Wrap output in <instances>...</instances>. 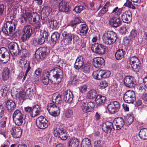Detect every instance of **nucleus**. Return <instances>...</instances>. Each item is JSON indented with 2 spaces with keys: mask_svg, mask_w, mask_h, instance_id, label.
I'll use <instances>...</instances> for the list:
<instances>
[{
  "mask_svg": "<svg viewBox=\"0 0 147 147\" xmlns=\"http://www.w3.org/2000/svg\"><path fill=\"white\" fill-rule=\"evenodd\" d=\"M15 29L14 24L10 22H8L4 25L2 31L5 34H9L12 33Z\"/></svg>",
  "mask_w": 147,
  "mask_h": 147,
  "instance_id": "12",
  "label": "nucleus"
},
{
  "mask_svg": "<svg viewBox=\"0 0 147 147\" xmlns=\"http://www.w3.org/2000/svg\"><path fill=\"white\" fill-rule=\"evenodd\" d=\"M94 106V104L92 102H84L83 103V112L87 113L91 111Z\"/></svg>",
  "mask_w": 147,
  "mask_h": 147,
  "instance_id": "25",
  "label": "nucleus"
},
{
  "mask_svg": "<svg viewBox=\"0 0 147 147\" xmlns=\"http://www.w3.org/2000/svg\"><path fill=\"white\" fill-rule=\"evenodd\" d=\"M6 106L7 109L9 111H11L13 110L16 108L15 103L11 99H8L7 101Z\"/></svg>",
  "mask_w": 147,
  "mask_h": 147,
  "instance_id": "32",
  "label": "nucleus"
},
{
  "mask_svg": "<svg viewBox=\"0 0 147 147\" xmlns=\"http://www.w3.org/2000/svg\"><path fill=\"white\" fill-rule=\"evenodd\" d=\"M113 125L112 122L106 121L102 124V129L106 133L110 132Z\"/></svg>",
  "mask_w": 147,
  "mask_h": 147,
  "instance_id": "29",
  "label": "nucleus"
},
{
  "mask_svg": "<svg viewBox=\"0 0 147 147\" xmlns=\"http://www.w3.org/2000/svg\"><path fill=\"white\" fill-rule=\"evenodd\" d=\"M120 108L119 104L117 101H111L107 106L108 111L111 114H113L117 112Z\"/></svg>",
  "mask_w": 147,
  "mask_h": 147,
  "instance_id": "9",
  "label": "nucleus"
},
{
  "mask_svg": "<svg viewBox=\"0 0 147 147\" xmlns=\"http://www.w3.org/2000/svg\"><path fill=\"white\" fill-rule=\"evenodd\" d=\"M40 108L38 105H37L33 107L31 112L32 117H34L38 115L40 113Z\"/></svg>",
  "mask_w": 147,
  "mask_h": 147,
  "instance_id": "34",
  "label": "nucleus"
},
{
  "mask_svg": "<svg viewBox=\"0 0 147 147\" xmlns=\"http://www.w3.org/2000/svg\"><path fill=\"white\" fill-rule=\"evenodd\" d=\"M91 49L94 52L102 55L105 53L106 49L104 46L97 43L94 44L92 45Z\"/></svg>",
  "mask_w": 147,
  "mask_h": 147,
  "instance_id": "11",
  "label": "nucleus"
},
{
  "mask_svg": "<svg viewBox=\"0 0 147 147\" xmlns=\"http://www.w3.org/2000/svg\"><path fill=\"white\" fill-rule=\"evenodd\" d=\"M60 106L53 103H49L48 105L47 109L50 115L56 117L60 114L59 107Z\"/></svg>",
  "mask_w": 147,
  "mask_h": 147,
  "instance_id": "4",
  "label": "nucleus"
},
{
  "mask_svg": "<svg viewBox=\"0 0 147 147\" xmlns=\"http://www.w3.org/2000/svg\"><path fill=\"white\" fill-rule=\"evenodd\" d=\"M101 70L95 71L93 73L92 76L94 78L98 80L102 79Z\"/></svg>",
  "mask_w": 147,
  "mask_h": 147,
  "instance_id": "39",
  "label": "nucleus"
},
{
  "mask_svg": "<svg viewBox=\"0 0 147 147\" xmlns=\"http://www.w3.org/2000/svg\"><path fill=\"white\" fill-rule=\"evenodd\" d=\"M10 75L9 70L7 67L4 68L2 73V77L4 80H7Z\"/></svg>",
  "mask_w": 147,
  "mask_h": 147,
  "instance_id": "38",
  "label": "nucleus"
},
{
  "mask_svg": "<svg viewBox=\"0 0 147 147\" xmlns=\"http://www.w3.org/2000/svg\"><path fill=\"white\" fill-rule=\"evenodd\" d=\"M108 23L110 26L117 27L121 25L122 22L119 18L115 16H113L110 17Z\"/></svg>",
  "mask_w": 147,
  "mask_h": 147,
  "instance_id": "17",
  "label": "nucleus"
},
{
  "mask_svg": "<svg viewBox=\"0 0 147 147\" xmlns=\"http://www.w3.org/2000/svg\"><path fill=\"white\" fill-rule=\"evenodd\" d=\"M53 103H55L58 106H61L62 103V98L61 95L58 93H55L53 94L52 97Z\"/></svg>",
  "mask_w": 147,
  "mask_h": 147,
  "instance_id": "28",
  "label": "nucleus"
},
{
  "mask_svg": "<svg viewBox=\"0 0 147 147\" xmlns=\"http://www.w3.org/2000/svg\"><path fill=\"white\" fill-rule=\"evenodd\" d=\"M32 30L31 26H28L25 27L24 30V32L22 37V40L23 41H25L30 37Z\"/></svg>",
  "mask_w": 147,
  "mask_h": 147,
  "instance_id": "20",
  "label": "nucleus"
},
{
  "mask_svg": "<svg viewBox=\"0 0 147 147\" xmlns=\"http://www.w3.org/2000/svg\"><path fill=\"white\" fill-rule=\"evenodd\" d=\"M32 13L27 11H23L21 15V18L20 20L22 23H25L27 22H29L30 21V17L32 16Z\"/></svg>",
  "mask_w": 147,
  "mask_h": 147,
  "instance_id": "21",
  "label": "nucleus"
},
{
  "mask_svg": "<svg viewBox=\"0 0 147 147\" xmlns=\"http://www.w3.org/2000/svg\"><path fill=\"white\" fill-rule=\"evenodd\" d=\"M36 124L37 127L41 129H45L48 125L47 120L42 116H40L36 119Z\"/></svg>",
  "mask_w": 147,
  "mask_h": 147,
  "instance_id": "13",
  "label": "nucleus"
},
{
  "mask_svg": "<svg viewBox=\"0 0 147 147\" xmlns=\"http://www.w3.org/2000/svg\"><path fill=\"white\" fill-rule=\"evenodd\" d=\"M54 73L55 75H53V77L51 80H50L51 83L53 84H57L61 82V79L63 77V74L62 71L59 68H57L55 69H53L52 70H46L45 71L43 75V77H44V75L45 74V76H47L49 77L51 73Z\"/></svg>",
  "mask_w": 147,
  "mask_h": 147,
  "instance_id": "1",
  "label": "nucleus"
},
{
  "mask_svg": "<svg viewBox=\"0 0 147 147\" xmlns=\"http://www.w3.org/2000/svg\"><path fill=\"white\" fill-rule=\"evenodd\" d=\"M124 83L126 86L130 88L136 84V82L134 78L131 76H127L124 78Z\"/></svg>",
  "mask_w": 147,
  "mask_h": 147,
  "instance_id": "18",
  "label": "nucleus"
},
{
  "mask_svg": "<svg viewBox=\"0 0 147 147\" xmlns=\"http://www.w3.org/2000/svg\"><path fill=\"white\" fill-rule=\"evenodd\" d=\"M47 49L45 47L38 48L36 51L35 54V58L38 60H42L47 54L46 52Z\"/></svg>",
  "mask_w": 147,
  "mask_h": 147,
  "instance_id": "10",
  "label": "nucleus"
},
{
  "mask_svg": "<svg viewBox=\"0 0 147 147\" xmlns=\"http://www.w3.org/2000/svg\"><path fill=\"white\" fill-rule=\"evenodd\" d=\"M55 137L59 138L62 140H65L67 138V132L66 130L63 128H57L54 131Z\"/></svg>",
  "mask_w": 147,
  "mask_h": 147,
  "instance_id": "6",
  "label": "nucleus"
},
{
  "mask_svg": "<svg viewBox=\"0 0 147 147\" xmlns=\"http://www.w3.org/2000/svg\"><path fill=\"white\" fill-rule=\"evenodd\" d=\"M43 79L42 80L43 83L45 85H48L49 82V77L47 76H45V75H44V77H43Z\"/></svg>",
  "mask_w": 147,
  "mask_h": 147,
  "instance_id": "60",
  "label": "nucleus"
},
{
  "mask_svg": "<svg viewBox=\"0 0 147 147\" xmlns=\"http://www.w3.org/2000/svg\"><path fill=\"white\" fill-rule=\"evenodd\" d=\"M122 10V9L119 8L118 7H116L113 9L111 13L116 16H118L121 13Z\"/></svg>",
  "mask_w": 147,
  "mask_h": 147,
  "instance_id": "43",
  "label": "nucleus"
},
{
  "mask_svg": "<svg viewBox=\"0 0 147 147\" xmlns=\"http://www.w3.org/2000/svg\"><path fill=\"white\" fill-rule=\"evenodd\" d=\"M10 55L8 51L5 47L0 49V60L3 63H6L9 61Z\"/></svg>",
  "mask_w": 147,
  "mask_h": 147,
  "instance_id": "7",
  "label": "nucleus"
},
{
  "mask_svg": "<svg viewBox=\"0 0 147 147\" xmlns=\"http://www.w3.org/2000/svg\"><path fill=\"white\" fill-rule=\"evenodd\" d=\"M9 48L11 55L16 56L19 53V48L18 45L15 42H11L9 46Z\"/></svg>",
  "mask_w": 147,
  "mask_h": 147,
  "instance_id": "16",
  "label": "nucleus"
},
{
  "mask_svg": "<svg viewBox=\"0 0 147 147\" xmlns=\"http://www.w3.org/2000/svg\"><path fill=\"white\" fill-rule=\"evenodd\" d=\"M12 117L15 124L18 126L21 125L24 120V115L19 110L14 111Z\"/></svg>",
  "mask_w": 147,
  "mask_h": 147,
  "instance_id": "3",
  "label": "nucleus"
},
{
  "mask_svg": "<svg viewBox=\"0 0 147 147\" xmlns=\"http://www.w3.org/2000/svg\"><path fill=\"white\" fill-rule=\"evenodd\" d=\"M101 70L102 73V78L108 77L110 76L111 74V72L109 71L108 70Z\"/></svg>",
  "mask_w": 147,
  "mask_h": 147,
  "instance_id": "53",
  "label": "nucleus"
},
{
  "mask_svg": "<svg viewBox=\"0 0 147 147\" xmlns=\"http://www.w3.org/2000/svg\"><path fill=\"white\" fill-rule=\"evenodd\" d=\"M137 34V31L133 29L130 32L129 36L131 38H133L136 37Z\"/></svg>",
  "mask_w": 147,
  "mask_h": 147,
  "instance_id": "56",
  "label": "nucleus"
},
{
  "mask_svg": "<svg viewBox=\"0 0 147 147\" xmlns=\"http://www.w3.org/2000/svg\"><path fill=\"white\" fill-rule=\"evenodd\" d=\"M102 145L101 141L98 140L96 141L94 143L95 147H101Z\"/></svg>",
  "mask_w": 147,
  "mask_h": 147,
  "instance_id": "64",
  "label": "nucleus"
},
{
  "mask_svg": "<svg viewBox=\"0 0 147 147\" xmlns=\"http://www.w3.org/2000/svg\"><path fill=\"white\" fill-rule=\"evenodd\" d=\"M134 121V119L132 117H131L130 118H127L126 121V124L127 125H130Z\"/></svg>",
  "mask_w": 147,
  "mask_h": 147,
  "instance_id": "63",
  "label": "nucleus"
},
{
  "mask_svg": "<svg viewBox=\"0 0 147 147\" xmlns=\"http://www.w3.org/2000/svg\"><path fill=\"white\" fill-rule=\"evenodd\" d=\"M139 136L141 139H147V128H144L141 129L139 133Z\"/></svg>",
  "mask_w": 147,
  "mask_h": 147,
  "instance_id": "36",
  "label": "nucleus"
},
{
  "mask_svg": "<svg viewBox=\"0 0 147 147\" xmlns=\"http://www.w3.org/2000/svg\"><path fill=\"white\" fill-rule=\"evenodd\" d=\"M52 10L51 8L48 6H46L42 8V12L43 15L45 14V18L49 15L51 12Z\"/></svg>",
  "mask_w": 147,
  "mask_h": 147,
  "instance_id": "40",
  "label": "nucleus"
},
{
  "mask_svg": "<svg viewBox=\"0 0 147 147\" xmlns=\"http://www.w3.org/2000/svg\"><path fill=\"white\" fill-rule=\"evenodd\" d=\"M72 39L74 41H76L78 39V37L77 36L74 34H70L68 36V41L69 43H71Z\"/></svg>",
  "mask_w": 147,
  "mask_h": 147,
  "instance_id": "54",
  "label": "nucleus"
},
{
  "mask_svg": "<svg viewBox=\"0 0 147 147\" xmlns=\"http://www.w3.org/2000/svg\"><path fill=\"white\" fill-rule=\"evenodd\" d=\"M47 33L45 31H43L37 39V43L40 45L43 44L46 40H47Z\"/></svg>",
  "mask_w": 147,
  "mask_h": 147,
  "instance_id": "26",
  "label": "nucleus"
},
{
  "mask_svg": "<svg viewBox=\"0 0 147 147\" xmlns=\"http://www.w3.org/2000/svg\"><path fill=\"white\" fill-rule=\"evenodd\" d=\"M8 91V88L5 87L3 86L0 91V93L3 96H6Z\"/></svg>",
  "mask_w": 147,
  "mask_h": 147,
  "instance_id": "51",
  "label": "nucleus"
},
{
  "mask_svg": "<svg viewBox=\"0 0 147 147\" xmlns=\"http://www.w3.org/2000/svg\"><path fill=\"white\" fill-rule=\"evenodd\" d=\"M10 131L13 137L15 138H20L22 134V130L19 127H12Z\"/></svg>",
  "mask_w": 147,
  "mask_h": 147,
  "instance_id": "22",
  "label": "nucleus"
},
{
  "mask_svg": "<svg viewBox=\"0 0 147 147\" xmlns=\"http://www.w3.org/2000/svg\"><path fill=\"white\" fill-rule=\"evenodd\" d=\"M64 114L65 117L70 118L72 116L73 112L71 110L69 109L66 110Z\"/></svg>",
  "mask_w": 147,
  "mask_h": 147,
  "instance_id": "50",
  "label": "nucleus"
},
{
  "mask_svg": "<svg viewBox=\"0 0 147 147\" xmlns=\"http://www.w3.org/2000/svg\"><path fill=\"white\" fill-rule=\"evenodd\" d=\"M49 24L50 28L53 29H55L57 24L56 20L53 19L49 22Z\"/></svg>",
  "mask_w": 147,
  "mask_h": 147,
  "instance_id": "46",
  "label": "nucleus"
},
{
  "mask_svg": "<svg viewBox=\"0 0 147 147\" xmlns=\"http://www.w3.org/2000/svg\"><path fill=\"white\" fill-rule=\"evenodd\" d=\"M25 92L28 98L31 99L33 95V90L29 88L26 90Z\"/></svg>",
  "mask_w": 147,
  "mask_h": 147,
  "instance_id": "47",
  "label": "nucleus"
},
{
  "mask_svg": "<svg viewBox=\"0 0 147 147\" xmlns=\"http://www.w3.org/2000/svg\"><path fill=\"white\" fill-rule=\"evenodd\" d=\"M59 8L60 11L67 12L69 10V5L67 3L64 1H62L59 3Z\"/></svg>",
  "mask_w": 147,
  "mask_h": 147,
  "instance_id": "27",
  "label": "nucleus"
},
{
  "mask_svg": "<svg viewBox=\"0 0 147 147\" xmlns=\"http://www.w3.org/2000/svg\"><path fill=\"white\" fill-rule=\"evenodd\" d=\"M124 5L133 9H135L136 8L132 4L131 2L129 0L127 1L124 4Z\"/></svg>",
  "mask_w": 147,
  "mask_h": 147,
  "instance_id": "58",
  "label": "nucleus"
},
{
  "mask_svg": "<svg viewBox=\"0 0 147 147\" xmlns=\"http://www.w3.org/2000/svg\"><path fill=\"white\" fill-rule=\"evenodd\" d=\"M4 109L3 106L0 104V119L3 118L4 115Z\"/></svg>",
  "mask_w": 147,
  "mask_h": 147,
  "instance_id": "61",
  "label": "nucleus"
},
{
  "mask_svg": "<svg viewBox=\"0 0 147 147\" xmlns=\"http://www.w3.org/2000/svg\"><path fill=\"white\" fill-rule=\"evenodd\" d=\"M121 18L123 22L128 23L131 21L132 15L129 11H126L123 13L121 16Z\"/></svg>",
  "mask_w": 147,
  "mask_h": 147,
  "instance_id": "24",
  "label": "nucleus"
},
{
  "mask_svg": "<svg viewBox=\"0 0 147 147\" xmlns=\"http://www.w3.org/2000/svg\"><path fill=\"white\" fill-rule=\"evenodd\" d=\"M79 142L76 138H73L69 142V147H78Z\"/></svg>",
  "mask_w": 147,
  "mask_h": 147,
  "instance_id": "37",
  "label": "nucleus"
},
{
  "mask_svg": "<svg viewBox=\"0 0 147 147\" xmlns=\"http://www.w3.org/2000/svg\"><path fill=\"white\" fill-rule=\"evenodd\" d=\"M123 99L125 102L133 103L136 99L134 91L131 90H127L124 95Z\"/></svg>",
  "mask_w": 147,
  "mask_h": 147,
  "instance_id": "5",
  "label": "nucleus"
},
{
  "mask_svg": "<svg viewBox=\"0 0 147 147\" xmlns=\"http://www.w3.org/2000/svg\"><path fill=\"white\" fill-rule=\"evenodd\" d=\"M129 36L125 37L123 40V44L125 46L130 45L132 44V41Z\"/></svg>",
  "mask_w": 147,
  "mask_h": 147,
  "instance_id": "44",
  "label": "nucleus"
},
{
  "mask_svg": "<svg viewBox=\"0 0 147 147\" xmlns=\"http://www.w3.org/2000/svg\"><path fill=\"white\" fill-rule=\"evenodd\" d=\"M20 99L21 100L28 99L27 95L26 94V92L24 91H21L19 93Z\"/></svg>",
  "mask_w": 147,
  "mask_h": 147,
  "instance_id": "59",
  "label": "nucleus"
},
{
  "mask_svg": "<svg viewBox=\"0 0 147 147\" xmlns=\"http://www.w3.org/2000/svg\"><path fill=\"white\" fill-rule=\"evenodd\" d=\"M96 91L94 89L90 90L88 92L87 97L88 98L90 99L94 98L96 95Z\"/></svg>",
  "mask_w": 147,
  "mask_h": 147,
  "instance_id": "41",
  "label": "nucleus"
},
{
  "mask_svg": "<svg viewBox=\"0 0 147 147\" xmlns=\"http://www.w3.org/2000/svg\"><path fill=\"white\" fill-rule=\"evenodd\" d=\"M83 65V57H79L76 60L74 64V67L76 69H79L82 67Z\"/></svg>",
  "mask_w": 147,
  "mask_h": 147,
  "instance_id": "35",
  "label": "nucleus"
},
{
  "mask_svg": "<svg viewBox=\"0 0 147 147\" xmlns=\"http://www.w3.org/2000/svg\"><path fill=\"white\" fill-rule=\"evenodd\" d=\"M20 55L22 58H25L28 57L30 54L27 50L25 49H22L21 51Z\"/></svg>",
  "mask_w": 147,
  "mask_h": 147,
  "instance_id": "48",
  "label": "nucleus"
},
{
  "mask_svg": "<svg viewBox=\"0 0 147 147\" xmlns=\"http://www.w3.org/2000/svg\"><path fill=\"white\" fill-rule=\"evenodd\" d=\"M7 118L6 117H4L0 122V125L1 129L6 132L8 131L9 127V125L8 126L7 125H6Z\"/></svg>",
  "mask_w": 147,
  "mask_h": 147,
  "instance_id": "33",
  "label": "nucleus"
},
{
  "mask_svg": "<svg viewBox=\"0 0 147 147\" xmlns=\"http://www.w3.org/2000/svg\"><path fill=\"white\" fill-rule=\"evenodd\" d=\"M83 142H84V145L83 146V147H91V143L89 139L87 138H85L83 139Z\"/></svg>",
  "mask_w": 147,
  "mask_h": 147,
  "instance_id": "57",
  "label": "nucleus"
},
{
  "mask_svg": "<svg viewBox=\"0 0 147 147\" xmlns=\"http://www.w3.org/2000/svg\"><path fill=\"white\" fill-rule=\"evenodd\" d=\"M123 52L122 49L118 50L116 53L115 57L117 60H120L123 57Z\"/></svg>",
  "mask_w": 147,
  "mask_h": 147,
  "instance_id": "42",
  "label": "nucleus"
},
{
  "mask_svg": "<svg viewBox=\"0 0 147 147\" xmlns=\"http://www.w3.org/2000/svg\"><path fill=\"white\" fill-rule=\"evenodd\" d=\"M83 10V6H76L74 9V11L76 13H80Z\"/></svg>",
  "mask_w": 147,
  "mask_h": 147,
  "instance_id": "62",
  "label": "nucleus"
},
{
  "mask_svg": "<svg viewBox=\"0 0 147 147\" xmlns=\"http://www.w3.org/2000/svg\"><path fill=\"white\" fill-rule=\"evenodd\" d=\"M124 124L123 119L121 117L115 118L113 121V124L114 129L118 130L121 129Z\"/></svg>",
  "mask_w": 147,
  "mask_h": 147,
  "instance_id": "15",
  "label": "nucleus"
},
{
  "mask_svg": "<svg viewBox=\"0 0 147 147\" xmlns=\"http://www.w3.org/2000/svg\"><path fill=\"white\" fill-rule=\"evenodd\" d=\"M117 38L116 34L112 31H109L105 32L102 36L103 42L109 45H112L114 43Z\"/></svg>",
  "mask_w": 147,
  "mask_h": 147,
  "instance_id": "2",
  "label": "nucleus"
},
{
  "mask_svg": "<svg viewBox=\"0 0 147 147\" xmlns=\"http://www.w3.org/2000/svg\"><path fill=\"white\" fill-rule=\"evenodd\" d=\"M129 62L133 70L138 71L140 67V63L138 58L136 57H132L130 58Z\"/></svg>",
  "mask_w": 147,
  "mask_h": 147,
  "instance_id": "14",
  "label": "nucleus"
},
{
  "mask_svg": "<svg viewBox=\"0 0 147 147\" xmlns=\"http://www.w3.org/2000/svg\"><path fill=\"white\" fill-rule=\"evenodd\" d=\"M19 65L22 69L26 70L25 74L23 79V81L25 80L28 73L31 69L30 66V62H28L26 60L22 59L20 61Z\"/></svg>",
  "mask_w": 147,
  "mask_h": 147,
  "instance_id": "8",
  "label": "nucleus"
},
{
  "mask_svg": "<svg viewBox=\"0 0 147 147\" xmlns=\"http://www.w3.org/2000/svg\"><path fill=\"white\" fill-rule=\"evenodd\" d=\"M90 63L89 62H87L85 63L83 66V72L86 73H88L89 71Z\"/></svg>",
  "mask_w": 147,
  "mask_h": 147,
  "instance_id": "49",
  "label": "nucleus"
},
{
  "mask_svg": "<svg viewBox=\"0 0 147 147\" xmlns=\"http://www.w3.org/2000/svg\"><path fill=\"white\" fill-rule=\"evenodd\" d=\"M106 97L100 95H97L96 98V102L97 105H103L106 101Z\"/></svg>",
  "mask_w": 147,
  "mask_h": 147,
  "instance_id": "30",
  "label": "nucleus"
},
{
  "mask_svg": "<svg viewBox=\"0 0 147 147\" xmlns=\"http://www.w3.org/2000/svg\"><path fill=\"white\" fill-rule=\"evenodd\" d=\"M60 34L57 32H55L53 33L51 36V38L53 41L56 42L59 39Z\"/></svg>",
  "mask_w": 147,
  "mask_h": 147,
  "instance_id": "45",
  "label": "nucleus"
},
{
  "mask_svg": "<svg viewBox=\"0 0 147 147\" xmlns=\"http://www.w3.org/2000/svg\"><path fill=\"white\" fill-rule=\"evenodd\" d=\"M63 99L66 102H71L73 99V96L72 92L69 90L65 91L63 94Z\"/></svg>",
  "mask_w": 147,
  "mask_h": 147,
  "instance_id": "23",
  "label": "nucleus"
},
{
  "mask_svg": "<svg viewBox=\"0 0 147 147\" xmlns=\"http://www.w3.org/2000/svg\"><path fill=\"white\" fill-rule=\"evenodd\" d=\"M108 86L107 82L105 80H103L100 82L99 86L101 89H104Z\"/></svg>",
  "mask_w": 147,
  "mask_h": 147,
  "instance_id": "55",
  "label": "nucleus"
},
{
  "mask_svg": "<svg viewBox=\"0 0 147 147\" xmlns=\"http://www.w3.org/2000/svg\"><path fill=\"white\" fill-rule=\"evenodd\" d=\"M39 19V16L37 13H32L29 23L31 24H34L38 22Z\"/></svg>",
  "mask_w": 147,
  "mask_h": 147,
  "instance_id": "31",
  "label": "nucleus"
},
{
  "mask_svg": "<svg viewBox=\"0 0 147 147\" xmlns=\"http://www.w3.org/2000/svg\"><path fill=\"white\" fill-rule=\"evenodd\" d=\"M94 66L98 68L102 67L105 65V60L101 57H96L94 58L92 62Z\"/></svg>",
  "mask_w": 147,
  "mask_h": 147,
  "instance_id": "19",
  "label": "nucleus"
},
{
  "mask_svg": "<svg viewBox=\"0 0 147 147\" xmlns=\"http://www.w3.org/2000/svg\"><path fill=\"white\" fill-rule=\"evenodd\" d=\"M110 5L109 2H107L103 7L100 10V13L102 14H104L108 10V7Z\"/></svg>",
  "mask_w": 147,
  "mask_h": 147,
  "instance_id": "52",
  "label": "nucleus"
}]
</instances>
